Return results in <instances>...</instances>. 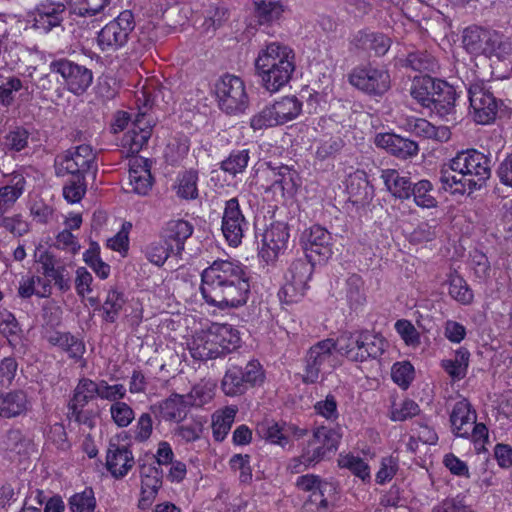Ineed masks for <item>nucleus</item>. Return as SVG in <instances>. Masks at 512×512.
Wrapping results in <instances>:
<instances>
[{
	"instance_id": "f257e3e1",
	"label": "nucleus",
	"mask_w": 512,
	"mask_h": 512,
	"mask_svg": "<svg viewBox=\"0 0 512 512\" xmlns=\"http://www.w3.org/2000/svg\"><path fill=\"white\" fill-rule=\"evenodd\" d=\"M201 293L207 303L221 309L247 302L249 278L244 268L229 260H216L202 272Z\"/></svg>"
},
{
	"instance_id": "f03ea898",
	"label": "nucleus",
	"mask_w": 512,
	"mask_h": 512,
	"mask_svg": "<svg viewBox=\"0 0 512 512\" xmlns=\"http://www.w3.org/2000/svg\"><path fill=\"white\" fill-rule=\"evenodd\" d=\"M490 176V159L476 149L458 152L440 171L444 189L460 193L480 189Z\"/></svg>"
},
{
	"instance_id": "7ed1b4c3",
	"label": "nucleus",
	"mask_w": 512,
	"mask_h": 512,
	"mask_svg": "<svg viewBox=\"0 0 512 512\" xmlns=\"http://www.w3.org/2000/svg\"><path fill=\"white\" fill-rule=\"evenodd\" d=\"M296 55L288 45L273 42L261 49L255 59V70L261 85L269 92H278L292 79Z\"/></svg>"
},
{
	"instance_id": "20e7f679",
	"label": "nucleus",
	"mask_w": 512,
	"mask_h": 512,
	"mask_svg": "<svg viewBox=\"0 0 512 512\" xmlns=\"http://www.w3.org/2000/svg\"><path fill=\"white\" fill-rule=\"evenodd\" d=\"M341 438L342 432L339 427H318L314 430L302 454L291 460L289 469L293 473H300L304 469L319 463L329 453L337 450Z\"/></svg>"
},
{
	"instance_id": "39448f33",
	"label": "nucleus",
	"mask_w": 512,
	"mask_h": 512,
	"mask_svg": "<svg viewBox=\"0 0 512 512\" xmlns=\"http://www.w3.org/2000/svg\"><path fill=\"white\" fill-rule=\"evenodd\" d=\"M410 94L421 106H433L440 114H447L454 108L455 93L452 87L428 75L414 77Z\"/></svg>"
},
{
	"instance_id": "423d86ee",
	"label": "nucleus",
	"mask_w": 512,
	"mask_h": 512,
	"mask_svg": "<svg viewBox=\"0 0 512 512\" xmlns=\"http://www.w3.org/2000/svg\"><path fill=\"white\" fill-rule=\"evenodd\" d=\"M385 340L369 331L345 332L338 337L339 354L353 362H364L380 357L385 350Z\"/></svg>"
},
{
	"instance_id": "0eeeda50",
	"label": "nucleus",
	"mask_w": 512,
	"mask_h": 512,
	"mask_svg": "<svg viewBox=\"0 0 512 512\" xmlns=\"http://www.w3.org/2000/svg\"><path fill=\"white\" fill-rule=\"evenodd\" d=\"M65 5L58 2L45 1L40 3L33 12L27 15L26 19H19L14 15L6 16L4 22L10 24L11 29L18 31L35 29L46 32L61 27L65 14ZM62 29H65L62 26Z\"/></svg>"
},
{
	"instance_id": "6e6552de",
	"label": "nucleus",
	"mask_w": 512,
	"mask_h": 512,
	"mask_svg": "<svg viewBox=\"0 0 512 512\" xmlns=\"http://www.w3.org/2000/svg\"><path fill=\"white\" fill-rule=\"evenodd\" d=\"M338 339H324L309 348L305 356L303 381L316 383L320 376L339 365Z\"/></svg>"
},
{
	"instance_id": "1a4fd4ad",
	"label": "nucleus",
	"mask_w": 512,
	"mask_h": 512,
	"mask_svg": "<svg viewBox=\"0 0 512 512\" xmlns=\"http://www.w3.org/2000/svg\"><path fill=\"white\" fill-rule=\"evenodd\" d=\"M264 378L263 368L257 360L249 361L243 368L231 357L221 382V389L227 396L242 395L248 387L262 384Z\"/></svg>"
},
{
	"instance_id": "9d476101",
	"label": "nucleus",
	"mask_w": 512,
	"mask_h": 512,
	"mask_svg": "<svg viewBox=\"0 0 512 512\" xmlns=\"http://www.w3.org/2000/svg\"><path fill=\"white\" fill-rule=\"evenodd\" d=\"M215 93L219 107L228 114L244 112L249 99L241 78L225 74L215 81Z\"/></svg>"
},
{
	"instance_id": "9b49d317",
	"label": "nucleus",
	"mask_w": 512,
	"mask_h": 512,
	"mask_svg": "<svg viewBox=\"0 0 512 512\" xmlns=\"http://www.w3.org/2000/svg\"><path fill=\"white\" fill-rule=\"evenodd\" d=\"M313 273V264L305 258L293 261L285 274V283L279 291V298L286 304L299 302L308 289Z\"/></svg>"
},
{
	"instance_id": "f8f14e48",
	"label": "nucleus",
	"mask_w": 512,
	"mask_h": 512,
	"mask_svg": "<svg viewBox=\"0 0 512 512\" xmlns=\"http://www.w3.org/2000/svg\"><path fill=\"white\" fill-rule=\"evenodd\" d=\"M470 107L474 120L489 124L495 120L499 102L483 81L472 83L468 90Z\"/></svg>"
},
{
	"instance_id": "ddd939ff",
	"label": "nucleus",
	"mask_w": 512,
	"mask_h": 512,
	"mask_svg": "<svg viewBox=\"0 0 512 512\" xmlns=\"http://www.w3.org/2000/svg\"><path fill=\"white\" fill-rule=\"evenodd\" d=\"M348 80L351 85L370 95H382L390 88L388 71L371 65L354 68Z\"/></svg>"
},
{
	"instance_id": "4468645a",
	"label": "nucleus",
	"mask_w": 512,
	"mask_h": 512,
	"mask_svg": "<svg viewBox=\"0 0 512 512\" xmlns=\"http://www.w3.org/2000/svg\"><path fill=\"white\" fill-rule=\"evenodd\" d=\"M301 243L310 262H325L333 254V237L329 231L319 225L306 229L301 236Z\"/></svg>"
},
{
	"instance_id": "2eb2a0df",
	"label": "nucleus",
	"mask_w": 512,
	"mask_h": 512,
	"mask_svg": "<svg viewBox=\"0 0 512 512\" xmlns=\"http://www.w3.org/2000/svg\"><path fill=\"white\" fill-rule=\"evenodd\" d=\"M50 70L59 73L65 81L67 90L75 95L85 93L93 81V73L90 69L68 59L51 62Z\"/></svg>"
},
{
	"instance_id": "dca6fc26",
	"label": "nucleus",
	"mask_w": 512,
	"mask_h": 512,
	"mask_svg": "<svg viewBox=\"0 0 512 512\" xmlns=\"http://www.w3.org/2000/svg\"><path fill=\"white\" fill-rule=\"evenodd\" d=\"M95 167V154L89 145H80L68 150L56 159L58 175H82Z\"/></svg>"
},
{
	"instance_id": "f3484780",
	"label": "nucleus",
	"mask_w": 512,
	"mask_h": 512,
	"mask_svg": "<svg viewBox=\"0 0 512 512\" xmlns=\"http://www.w3.org/2000/svg\"><path fill=\"white\" fill-rule=\"evenodd\" d=\"M248 223L243 216L238 200L232 198L226 202L222 217V232L228 243L237 247L244 236Z\"/></svg>"
},
{
	"instance_id": "a211bd4d",
	"label": "nucleus",
	"mask_w": 512,
	"mask_h": 512,
	"mask_svg": "<svg viewBox=\"0 0 512 512\" xmlns=\"http://www.w3.org/2000/svg\"><path fill=\"white\" fill-rule=\"evenodd\" d=\"M289 233L284 223H272L264 232L259 256L266 263L274 262L287 248Z\"/></svg>"
},
{
	"instance_id": "6ab92c4d",
	"label": "nucleus",
	"mask_w": 512,
	"mask_h": 512,
	"mask_svg": "<svg viewBox=\"0 0 512 512\" xmlns=\"http://www.w3.org/2000/svg\"><path fill=\"white\" fill-rule=\"evenodd\" d=\"M263 174L268 182L266 190L279 193L282 197L286 194H293L296 190V172L287 165L273 167L270 164L263 170Z\"/></svg>"
},
{
	"instance_id": "aec40b11",
	"label": "nucleus",
	"mask_w": 512,
	"mask_h": 512,
	"mask_svg": "<svg viewBox=\"0 0 512 512\" xmlns=\"http://www.w3.org/2000/svg\"><path fill=\"white\" fill-rule=\"evenodd\" d=\"M132 451L125 445L110 442L106 455V467L113 477L120 479L134 467Z\"/></svg>"
},
{
	"instance_id": "412c9836",
	"label": "nucleus",
	"mask_w": 512,
	"mask_h": 512,
	"mask_svg": "<svg viewBox=\"0 0 512 512\" xmlns=\"http://www.w3.org/2000/svg\"><path fill=\"white\" fill-rule=\"evenodd\" d=\"M151 163L143 157L129 160V186L133 193L145 196L152 188Z\"/></svg>"
},
{
	"instance_id": "4be33fe9",
	"label": "nucleus",
	"mask_w": 512,
	"mask_h": 512,
	"mask_svg": "<svg viewBox=\"0 0 512 512\" xmlns=\"http://www.w3.org/2000/svg\"><path fill=\"white\" fill-rule=\"evenodd\" d=\"M193 231L194 227L189 221L174 219L166 223L162 230V238L170 245V249H173V255H180Z\"/></svg>"
},
{
	"instance_id": "5701e85b",
	"label": "nucleus",
	"mask_w": 512,
	"mask_h": 512,
	"mask_svg": "<svg viewBox=\"0 0 512 512\" xmlns=\"http://www.w3.org/2000/svg\"><path fill=\"white\" fill-rule=\"evenodd\" d=\"M375 144L377 147L385 149L402 159L415 156L419 150L416 142L392 133L378 134L375 138Z\"/></svg>"
},
{
	"instance_id": "b1692460",
	"label": "nucleus",
	"mask_w": 512,
	"mask_h": 512,
	"mask_svg": "<svg viewBox=\"0 0 512 512\" xmlns=\"http://www.w3.org/2000/svg\"><path fill=\"white\" fill-rule=\"evenodd\" d=\"M476 417V412L467 399L456 402L450 414L454 434L458 437H469L473 424L476 422Z\"/></svg>"
},
{
	"instance_id": "393cba45",
	"label": "nucleus",
	"mask_w": 512,
	"mask_h": 512,
	"mask_svg": "<svg viewBox=\"0 0 512 512\" xmlns=\"http://www.w3.org/2000/svg\"><path fill=\"white\" fill-rule=\"evenodd\" d=\"M212 327L207 331L196 333L189 343V351L194 359L206 361L219 356V348Z\"/></svg>"
},
{
	"instance_id": "a878e982",
	"label": "nucleus",
	"mask_w": 512,
	"mask_h": 512,
	"mask_svg": "<svg viewBox=\"0 0 512 512\" xmlns=\"http://www.w3.org/2000/svg\"><path fill=\"white\" fill-rule=\"evenodd\" d=\"M0 446L6 458L21 462L28 455L31 443L19 430H10L3 437Z\"/></svg>"
},
{
	"instance_id": "bb28decb",
	"label": "nucleus",
	"mask_w": 512,
	"mask_h": 512,
	"mask_svg": "<svg viewBox=\"0 0 512 512\" xmlns=\"http://www.w3.org/2000/svg\"><path fill=\"white\" fill-rule=\"evenodd\" d=\"M462 43L472 54L491 55L500 47L499 34H463Z\"/></svg>"
},
{
	"instance_id": "cd10ccee",
	"label": "nucleus",
	"mask_w": 512,
	"mask_h": 512,
	"mask_svg": "<svg viewBox=\"0 0 512 512\" xmlns=\"http://www.w3.org/2000/svg\"><path fill=\"white\" fill-rule=\"evenodd\" d=\"M26 187V179L22 172L14 171L0 187V201L7 211L10 210L16 201L23 195Z\"/></svg>"
},
{
	"instance_id": "c85d7f7f",
	"label": "nucleus",
	"mask_w": 512,
	"mask_h": 512,
	"mask_svg": "<svg viewBox=\"0 0 512 512\" xmlns=\"http://www.w3.org/2000/svg\"><path fill=\"white\" fill-rule=\"evenodd\" d=\"M29 401L26 394L21 391H11L0 395V416L11 418L28 410Z\"/></svg>"
},
{
	"instance_id": "c756f323",
	"label": "nucleus",
	"mask_w": 512,
	"mask_h": 512,
	"mask_svg": "<svg viewBox=\"0 0 512 512\" xmlns=\"http://www.w3.org/2000/svg\"><path fill=\"white\" fill-rule=\"evenodd\" d=\"M381 178L387 190L399 199H408L411 196V182L408 177L401 176L396 169H383Z\"/></svg>"
},
{
	"instance_id": "7c9ffc66",
	"label": "nucleus",
	"mask_w": 512,
	"mask_h": 512,
	"mask_svg": "<svg viewBox=\"0 0 512 512\" xmlns=\"http://www.w3.org/2000/svg\"><path fill=\"white\" fill-rule=\"evenodd\" d=\"M152 128L149 125L141 126V120L137 119L134 127L127 131L122 138V147L128 154H137L151 137Z\"/></svg>"
},
{
	"instance_id": "2f4dec72",
	"label": "nucleus",
	"mask_w": 512,
	"mask_h": 512,
	"mask_svg": "<svg viewBox=\"0 0 512 512\" xmlns=\"http://www.w3.org/2000/svg\"><path fill=\"white\" fill-rule=\"evenodd\" d=\"M258 432L273 444L285 447L289 444V434L299 432L298 436L303 435V430H299L294 426L282 427L273 421H266L259 425Z\"/></svg>"
},
{
	"instance_id": "473e14b6",
	"label": "nucleus",
	"mask_w": 512,
	"mask_h": 512,
	"mask_svg": "<svg viewBox=\"0 0 512 512\" xmlns=\"http://www.w3.org/2000/svg\"><path fill=\"white\" fill-rule=\"evenodd\" d=\"M188 405L184 395L172 394L169 398L159 403V410L166 421L180 422L188 412Z\"/></svg>"
},
{
	"instance_id": "72a5a7b5",
	"label": "nucleus",
	"mask_w": 512,
	"mask_h": 512,
	"mask_svg": "<svg viewBox=\"0 0 512 512\" xmlns=\"http://www.w3.org/2000/svg\"><path fill=\"white\" fill-rule=\"evenodd\" d=\"M237 411L235 406H227L217 410L212 415V432L216 441L221 442L225 439L231 429Z\"/></svg>"
},
{
	"instance_id": "f704fd0d",
	"label": "nucleus",
	"mask_w": 512,
	"mask_h": 512,
	"mask_svg": "<svg viewBox=\"0 0 512 512\" xmlns=\"http://www.w3.org/2000/svg\"><path fill=\"white\" fill-rule=\"evenodd\" d=\"M214 336L218 342L219 356H223L235 350L240 341L239 333L227 324H214L212 326Z\"/></svg>"
},
{
	"instance_id": "c9c22d12",
	"label": "nucleus",
	"mask_w": 512,
	"mask_h": 512,
	"mask_svg": "<svg viewBox=\"0 0 512 512\" xmlns=\"http://www.w3.org/2000/svg\"><path fill=\"white\" fill-rule=\"evenodd\" d=\"M98 392V383L88 378H82L74 389L68 407H85L89 401L98 396Z\"/></svg>"
},
{
	"instance_id": "e433bc0d",
	"label": "nucleus",
	"mask_w": 512,
	"mask_h": 512,
	"mask_svg": "<svg viewBox=\"0 0 512 512\" xmlns=\"http://www.w3.org/2000/svg\"><path fill=\"white\" fill-rule=\"evenodd\" d=\"M346 189L354 202L365 201L370 197L369 183L363 171H356L350 174L346 180Z\"/></svg>"
},
{
	"instance_id": "4c0bfd02",
	"label": "nucleus",
	"mask_w": 512,
	"mask_h": 512,
	"mask_svg": "<svg viewBox=\"0 0 512 512\" xmlns=\"http://www.w3.org/2000/svg\"><path fill=\"white\" fill-rule=\"evenodd\" d=\"M272 106L281 125L296 118L302 108V104L295 96L283 97Z\"/></svg>"
},
{
	"instance_id": "58836bf2",
	"label": "nucleus",
	"mask_w": 512,
	"mask_h": 512,
	"mask_svg": "<svg viewBox=\"0 0 512 512\" xmlns=\"http://www.w3.org/2000/svg\"><path fill=\"white\" fill-rule=\"evenodd\" d=\"M18 293L23 298H29L32 295L39 297H48L51 293V287L48 281L38 276H31L20 282Z\"/></svg>"
},
{
	"instance_id": "ea45409f",
	"label": "nucleus",
	"mask_w": 512,
	"mask_h": 512,
	"mask_svg": "<svg viewBox=\"0 0 512 512\" xmlns=\"http://www.w3.org/2000/svg\"><path fill=\"white\" fill-rule=\"evenodd\" d=\"M215 385L209 381H201L194 385L191 391L184 395L188 405L201 407L210 402L214 396Z\"/></svg>"
},
{
	"instance_id": "a19ab883",
	"label": "nucleus",
	"mask_w": 512,
	"mask_h": 512,
	"mask_svg": "<svg viewBox=\"0 0 512 512\" xmlns=\"http://www.w3.org/2000/svg\"><path fill=\"white\" fill-rule=\"evenodd\" d=\"M449 295L462 305H470L474 299V294L467 282L456 274L449 276Z\"/></svg>"
},
{
	"instance_id": "79ce46f5",
	"label": "nucleus",
	"mask_w": 512,
	"mask_h": 512,
	"mask_svg": "<svg viewBox=\"0 0 512 512\" xmlns=\"http://www.w3.org/2000/svg\"><path fill=\"white\" fill-rule=\"evenodd\" d=\"M124 303L125 299L123 294L116 289H110L102 305L104 321L109 323L115 322L124 306Z\"/></svg>"
},
{
	"instance_id": "37998d69",
	"label": "nucleus",
	"mask_w": 512,
	"mask_h": 512,
	"mask_svg": "<svg viewBox=\"0 0 512 512\" xmlns=\"http://www.w3.org/2000/svg\"><path fill=\"white\" fill-rule=\"evenodd\" d=\"M198 175L195 171H186L178 177L176 194L182 199H195L198 196Z\"/></svg>"
},
{
	"instance_id": "c03bdc74",
	"label": "nucleus",
	"mask_w": 512,
	"mask_h": 512,
	"mask_svg": "<svg viewBox=\"0 0 512 512\" xmlns=\"http://www.w3.org/2000/svg\"><path fill=\"white\" fill-rule=\"evenodd\" d=\"M433 185L428 180H420L411 187V195L417 206L422 208H433L437 205V200L431 194Z\"/></svg>"
},
{
	"instance_id": "a18cd8bd",
	"label": "nucleus",
	"mask_w": 512,
	"mask_h": 512,
	"mask_svg": "<svg viewBox=\"0 0 512 512\" xmlns=\"http://www.w3.org/2000/svg\"><path fill=\"white\" fill-rule=\"evenodd\" d=\"M71 512H93L96 499L92 488H85L82 492L73 494L68 501Z\"/></svg>"
},
{
	"instance_id": "49530a36",
	"label": "nucleus",
	"mask_w": 512,
	"mask_h": 512,
	"mask_svg": "<svg viewBox=\"0 0 512 512\" xmlns=\"http://www.w3.org/2000/svg\"><path fill=\"white\" fill-rule=\"evenodd\" d=\"M171 254H173V249H170V245L163 238L151 242L145 248V256L148 261L157 266H162Z\"/></svg>"
},
{
	"instance_id": "de8ad7c7",
	"label": "nucleus",
	"mask_w": 512,
	"mask_h": 512,
	"mask_svg": "<svg viewBox=\"0 0 512 512\" xmlns=\"http://www.w3.org/2000/svg\"><path fill=\"white\" fill-rule=\"evenodd\" d=\"M338 465L341 468L350 470L355 476L363 481L370 478V470L368 464L361 459L351 454L340 455L338 458Z\"/></svg>"
},
{
	"instance_id": "09e8293b",
	"label": "nucleus",
	"mask_w": 512,
	"mask_h": 512,
	"mask_svg": "<svg viewBox=\"0 0 512 512\" xmlns=\"http://www.w3.org/2000/svg\"><path fill=\"white\" fill-rule=\"evenodd\" d=\"M111 0H69L74 14L79 16H94L101 12Z\"/></svg>"
},
{
	"instance_id": "8fccbe9b",
	"label": "nucleus",
	"mask_w": 512,
	"mask_h": 512,
	"mask_svg": "<svg viewBox=\"0 0 512 512\" xmlns=\"http://www.w3.org/2000/svg\"><path fill=\"white\" fill-rule=\"evenodd\" d=\"M204 427V421L201 418H194L190 421L178 425L175 428V435L185 442H194L200 439Z\"/></svg>"
},
{
	"instance_id": "3c124183",
	"label": "nucleus",
	"mask_w": 512,
	"mask_h": 512,
	"mask_svg": "<svg viewBox=\"0 0 512 512\" xmlns=\"http://www.w3.org/2000/svg\"><path fill=\"white\" fill-rule=\"evenodd\" d=\"M110 415L113 423L119 428L128 427L135 419L133 409L123 401L111 404Z\"/></svg>"
},
{
	"instance_id": "603ef678",
	"label": "nucleus",
	"mask_w": 512,
	"mask_h": 512,
	"mask_svg": "<svg viewBox=\"0 0 512 512\" xmlns=\"http://www.w3.org/2000/svg\"><path fill=\"white\" fill-rule=\"evenodd\" d=\"M282 12V5L277 1L261 0L255 2V14L261 24L277 19Z\"/></svg>"
},
{
	"instance_id": "864d4df0",
	"label": "nucleus",
	"mask_w": 512,
	"mask_h": 512,
	"mask_svg": "<svg viewBox=\"0 0 512 512\" xmlns=\"http://www.w3.org/2000/svg\"><path fill=\"white\" fill-rule=\"evenodd\" d=\"M86 193L84 176L72 175L63 187V196L70 203L79 202Z\"/></svg>"
},
{
	"instance_id": "5fc2aeb1",
	"label": "nucleus",
	"mask_w": 512,
	"mask_h": 512,
	"mask_svg": "<svg viewBox=\"0 0 512 512\" xmlns=\"http://www.w3.org/2000/svg\"><path fill=\"white\" fill-rule=\"evenodd\" d=\"M248 161V150L233 151L229 157L221 163V168L231 175H236L245 170L248 165Z\"/></svg>"
},
{
	"instance_id": "6e6d98bb",
	"label": "nucleus",
	"mask_w": 512,
	"mask_h": 512,
	"mask_svg": "<svg viewBox=\"0 0 512 512\" xmlns=\"http://www.w3.org/2000/svg\"><path fill=\"white\" fill-rule=\"evenodd\" d=\"M29 133L24 128H16L8 132L3 139L7 151L19 152L28 145Z\"/></svg>"
},
{
	"instance_id": "4d7b16f0",
	"label": "nucleus",
	"mask_w": 512,
	"mask_h": 512,
	"mask_svg": "<svg viewBox=\"0 0 512 512\" xmlns=\"http://www.w3.org/2000/svg\"><path fill=\"white\" fill-rule=\"evenodd\" d=\"M406 65L420 72L434 71L435 59L426 51L410 53L406 58Z\"/></svg>"
},
{
	"instance_id": "13d9d810",
	"label": "nucleus",
	"mask_w": 512,
	"mask_h": 512,
	"mask_svg": "<svg viewBox=\"0 0 512 512\" xmlns=\"http://www.w3.org/2000/svg\"><path fill=\"white\" fill-rule=\"evenodd\" d=\"M297 486L304 491L316 492L319 498H324V492L331 489V485L327 482L320 480L318 476L307 474L297 479Z\"/></svg>"
},
{
	"instance_id": "bf43d9fd",
	"label": "nucleus",
	"mask_w": 512,
	"mask_h": 512,
	"mask_svg": "<svg viewBox=\"0 0 512 512\" xmlns=\"http://www.w3.org/2000/svg\"><path fill=\"white\" fill-rule=\"evenodd\" d=\"M0 225L17 237H21L30 231V223L21 214L2 218Z\"/></svg>"
},
{
	"instance_id": "052dcab7",
	"label": "nucleus",
	"mask_w": 512,
	"mask_h": 512,
	"mask_svg": "<svg viewBox=\"0 0 512 512\" xmlns=\"http://www.w3.org/2000/svg\"><path fill=\"white\" fill-rule=\"evenodd\" d=\"M133 439L136 442H146L153 433V420L149 413H142L133 427Z\"/></svg>"
},
{
	"instance_id": "680f3d73",
	"label": "nucleus",
	"mask_w": 512,
	"mask_h": 512,
	"mask_svg": "<svg viewBox=\"0 0 512 512\" xmlns=\"http://www.w3.org/2000/svg\"><path fill=\"white\" fill-rule=\"evenodd\" d=\"M391 376L396 384L406 389L414 378V368L409 362L395 363L392 367Z\"/></svg>"
},
{
	"instance_id": "e2e57ef3",
	"label": "nucleus",
	"mask_w": 512,
	"mask_h": 512,
	"mask_svg": "<svg viewBox=\"0 0 512 512\" xmlns=\"http://www.w3.org/2000/svg\"><path fill=\"white\" fill-rule=\"evenodd\" d=\"M98 397L112 403L120 402L126 396V388L123 384L109 385L105 380L98 382Z\"/></svg>"
},
{
	"instance_id": "0e129e2a",
	"label": "nucleus",
	"mask_w": 512,
	"mask_h": 512,
	"mask_svg": "<svg viewBox=\"0 0 512 512\" xmlns=\"http://www.w3.org/2000/svg\"><path fill=\"white\" fill-rule=\"evenodd\" d=\"M281 125L274 113L273 106L265 107L251 119V127L254 130H261L267 127Z\"/></svg>"
},
{
	"instance_id": "69168bd1",
	"label": "nucleus",
	"mask_w": 512,
	"mask_h": 512,
	"mask_svg": "<svg viewBox=\"0 0 512 512\" xmlns=\"http://www.w3.org/2000/svg\"><path fill=\"white\" fill-rule=\"evenodd\" d=\"M419 412L418 404L413 400L406 399L399 406L394 405L391 411V419L393 421H404L418 415Z\"/></svg>"
},
{
	"instance_id": "338daca9",
	"label": "nucleus",
	"mask_w": 512,
	"mask_h": 512,
	"mask_svg": "<svg viewBox=\"0 0 512 512\" xmlns=\"http://www.w3.org/2000/svg\"><path fill=\"white\" fill-rule=\"evenodd\" d=\"M229 465L232 470L240 472L241 482H249L252 479L249 455L235 454L231 457Z\"/></svg>"
},
{
	"instance_id": "774afa93",
	"label": "nucleus",
	"mask_w": 512,
	"mask_h": 512,
	"mask_svg": "<svg viewBox=\"0 0 512 512\" xmlns=\"http://www.w3.org/2000/svg\"><path fill=\"white\" fill-rule=\"evenodd\" d=\"M395 329L407 345L415 346L419 344V333L410 321L398 320L395 323Z\"/></svg>"
}]
</instances>
